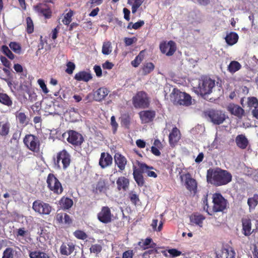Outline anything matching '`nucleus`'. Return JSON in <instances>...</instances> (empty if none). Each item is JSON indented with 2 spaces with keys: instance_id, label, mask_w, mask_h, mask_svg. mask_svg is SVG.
<instances>
[{
  "instance_id": "nucleus-1",
  "label": "nucleus",
  "mask_w": 258,
  "mask_h": 258,
  "mask_svg": "<svg viewBox=\"0 0 258 258\" xmlns=\"http://www.w3.org/2000/svg\"><path fill=\"white\" fill-rule=\"evenodd\" d=\"M231 180L232 175L227 170L219 168H210L207 170V180L208 182L216 186L227 184Z\"/></svg>"
},
{
  "instance_id": "nucleus-2",
  "label": "nucleus",
  "mask_w": 258,
  "mask_h": 258,
  "mask_svg": "<svg viewBox=\"0 0 258 258\" xmlns=\"http://www.w3.org/2000/svg\"><path fill=\"white\" fill-rule=\"evenodd\" d=\"M212 213L223 212L228 208V202L221 194L216 192L212 195Z\"/></svg>"
},
{
  "instance_id": "nucleus-3",
  "label": "nucleus",
  "mask_w": 258,
  "mask_h": 258,
  "mask_svg": "<svg viewBox=\"0 0 258 258\" xmlns=\"http://www.w3.org/2000/svg\"><path fill=\"white\" fill-rule=\"evenodd\" d=\"M23 143L26 147L33 153L40 151L41 143L38 137L33 134H27L23 138Z\"/></svg>"
},
{
  "instance_id": "nucleus-4",
  "label": "nucleus",
  "mask_w": 258,
  "mask_h": 258,
  "mask_svg": "<svg viewBox=\"0 0 258 258\" xmlns=\"http://www.w3.org/2000/svg\"><path fill=\"white\" fill-rule=\"evenodd\" d=\"M46 183L48 189L54 194L60 195L63 192V188L62 184L54 174H48Z\"/></svg>"
},
{
  "instance_id": "nucleus-5",
  "label": "nucleus",
  "mask_w": 258,
  "mask_h": 258,
  "mask_svg": "<svg viewBox=\"0 0 258 258\" xmlns=\"http://www.w3.org/2000/svg\"><path fill=\"white\" fill-rule=\"evenodd\" d=\"M133 104L136 108H147L150 106V100L147 94L144 91L138 92L133 97Z\"/></svg>"
},
{
  "instance_id": "nucleus-6",
  "label": "nucleus",
  "mask_w": 258,
  "mask_h": 258,
  "mask_svg": "<svg viewBox=\"0 0 258 258\" xmlns=\"http://www.w3.org/2000/svg\"><path fill=\"white\" fill-rule=\"evenodd\" d=\"M215 86V81L210 78H204L199 84L197 92L202 97L212 93V89Z\"/></svg>"
},
{
  "instance_id": "nucleus-7",
  "label": "nucleus",
  "mask_w": 258,
  "mask_h": 258,
  "mask_svg": "<svg viewBox=\"0 0 258 258\" xmlns=\"http://www.w3.org/2000/svg\"><path fill=\"white\" fill-rule=\"evenodd\" d=\"M180 178L181 182H184L186 188L194 196L196 195L198 191V183L191 175L187 172L180 175Z\"/></svg>"
},
{
  "instance_id": "nucleus-8",
  "label": "nucleus",
  "mask_w": 258,
  "mask_h": 258,
  "mask_svg": "<svg viewBox=\"0 0 258 258\" xmlns=\"http://www.w3.org/2000/svg\"><path fill=\"white\" fill-rule=\"evenodd\" d=\"M138 165L139 168H137L136 167L133 168V177L138 185L142 187L145 184L143 173L145 172L146 169L152 168V167H149V166L145 163L140 162H138Z\"/></svg>"
},
{
  "instance_id": "nucleus-9",
  "label": "nucleus",
  "mask_w": 258,
  "mask_h": 258,
  "mask_svg": "<svg viewBox=\"0 0 258 258\" xmlns=\"http://www.w3.org/2000/svg\"><path fill=\"white\" fill-rule=\"evenodd\" d=\"M32 209L39 214L48 215L50 214L52 208L49 204L37 200L33 203Z\"/></svg>"
},
{
  "instance_id": "nucleus-10",
  "label": "nucleus",
  "mask_w": 258,
  "mask_h": 258,
  "mask_svg": "<svg viewBox=\"0 0 258 258\" xmlns=\"http://www.w3.org/2000/svg\"><path fill=\"white\" fill-rule=\"evenodd\" d=\"M67 133L68 135L67 138V141L75 147L81 146L84 141L83 136L75 131L69 130Z\"/></svg>"
},
{
  "instance_id": "nucleus-11",
  "label": "nucleus",
  "mask_w": 258,
  "mask_h": 258,
  "mask_svg": "<svg viewBox=\"0 0 258 258\" xmlns=\"http://www.w3.org/2000/svg\"><path fill=\"white\" fill-rule=\"evenodd\" d=\"M159 48L161 52L165 54L167 56H170L174 54L176 50V44L172 40H170L168 42L163 41L160 44Z\"/></svg>"
},
{
  "instance_id": "nucleus-12",
  "label": "nucleus",
  "mask_w": 258,
  "mask_h": 258,
  "mask_svg": "<svg viewBox=\"0 0 258 258\" xmlns=\"http://www.w3.org/2000/svg\"><path fill=\"white\" fill-rule=\"evenodd\" d=\"M208 115L211 121L215 124H222L226 119V115L222 111L211 109L208 112Z\"/></svg>"
},
{
  "instance_id": "nucleus-13",
  "label": "nucleus",
  "mask_w": 258,
  "mask_h": 258,
  "mask_svg": "<svg viewBox=\"0 0 258 258\" xmlns=\"http://www.w3.org/2000/svg\"><path fill=\"white\" fill-rule=\"evenodd\" d=\"M112 216L110 209L107 206L102 207L100 212L97 214L98 220L104 224L110 223Z\"/></svg>"
},
{
  "instance_id": "nucleus-14",
  "label": "nucleus",
  "mask_w": 258,
  "mask_h": 258,
  "mask_svg": "<svg viewBox=\"0 0 258 258\" xmlns=\"http://www.w3.org/2000/svg\"><path fill=\"white\" fill-rule=\"evenodd\" d=\"M175 101L179 105L188 106L191 104V98L189 94L177 90L175 93Z\"/></svg>"
},
{
  "instance_id": "nucleus-15",
  "label": "nucleus",
  "mask_w": 258,
  "mask_h": 258,
  "mask_svg": "<svg viewBox=\"0 0 258 258\" xmlns=\"http://www.w3.org/2000/svg\"><path fill=\"white\" fill-rule=\"evenodd\" d=\"M56 162L58 164L60 161L63 165V169L66 170L70 165L71 163V155L65 149L59 152L57 154Z\"/></svg>"
},
{
  "instance_id": "nucleus-16",
  "label": "nucleus",
  "mask_w": 258,
  "mask_h": 258,
  "mask_svg": "<svg viewBox=\"0 0 258 258\" xmlns=\"http://www.w3.org/2000/svg\"><path fill=\"white\" fill-rule=\"evenodd\" d=\"M35 10L40 16L43 17L45 19H50L52 12L50 8L45 4H39L35 7Z\"/></svg>"
},
{
  "instance_id": "nucleus-17",
  "label": "nucleus",
  "mask_w": 258,
  "mask_h": 258,
  "mask_svg": "<svg viewBox=\"0 0 258 258\" xmlns=\"http://www.w3.org/2000/svg\"><path fill=\"white\" fill-rule=\"evenodd\" d=\"M216 258H235V252L231 247H223L215 252Z\"/></svg>"
},
{
  "instance_id": "nucleus-18",
  "label": "nucleus",
  "mask_w": 258,
  "mask_h": 258,
  "mask_svg": "<svg viewBox=\"0 0 258 258\" xmlns=\"http://www.w3.org/2000/svg\"><path fill=\"white\" fill-rule=\"evenodd\" d=\"M139 115L142 123H148L153 121L156 116V112L153 110L141 111Z\"/></svg>"
},
{
  "instance_id": "nucleus-19",
  "label": "nucleus",
  "mask_w": 258,
  "mask_h": 258,
  "mask_svg": "<svg viewBox=\"0 0 258 258\" xmlns=\"http://www.w3.org/2000/svg\"><path fill=\"white\" fill-rule=\"evenodd\" d=\"M112 164V157L108 153L102 152L99 161V165L104 169Z\"/></svg>"
},
{
  "instance_id": "nucleus-20",
  "label": "nucleus",
  "mask_w": 258,
  "mask_h": 258,
  "mask_svg": "<svg viewBox=\"0 0 258 258\" xmlns=\"http://www.w3.org/2000/svg\"><path fill=\"white\" fill-rule=\"evenodd\" d=\"M227 109L229 112L238 118H242L244 113V110L240 106L235 104H230Z\"/></svg>"
},
{
  "instance_id": "nucleus-21",
  "label": "nucleus",
  "mask_w": 258,
  "mask_h": 258,
  "mask_svg": "<svg viewBox=\"0 0 258 258\" xmlns=\"http://www.w3.org/2000/svg\"><path fill=\"white\" fill-rule=\"evenodd\" d=\"M75 245L71 242L62 243L60 247V253L62 255L68 256L75 250Z\"/></svg>"
},
{
  "instance_id": "nucleus-22",
  "label": "nucleus",
  "mask_w": 258,
  "mask_h": 258,
  "mask_svg": "<svg viewBox=\"0 0 258 258\" xmlns=\"http://www.w3.org/2000/svg\"><path fill=\"white\" fill-rule=\"evenodd\" d=\"M109 91L105 87H100L93 93V98L96 101H101L107 96Z\"/></svg>"
},
{
  "instance_id": "nucleus-23",
  "label": "nucleus",
  "mask_w": 258,
  "mask_h": 258,
  "mask_svg": "<svg viewBox=\"0 0 258 258\" xmlns=\"http://www.w3.org/2000/svg\"><path fill=\"white\" fill-rule=\"evenodd\" d=\"M116 184L118 190L125 191L128 189L130 180L124 176H120L117 179Z\"/></svg>"
},
{
  "instance_id": "nucleus-24",
  "label": "nucleus",
  "mask_w": 258,
  "mask_h": 258,
  "mask_svg": "<svg viewBox=\"0 0 258 258\" xmlns=\"http://www.w3.org/2000/svg\"><path fill=\"white\" fill-rule=\"evenodd\" d=\"M242 233L246 236H249L251 235V222L249 218H242Z\"/></svg>"
},
{
  "instance_id": "nucleus-25",
  "label": "nucleus",
  "mask_w": 258,
  "mask_h": 258,
  "mask_svg": "<svg viewBox=\"0 0 258 258\" xmlns=\"http://www.w3.org/2000/svg\"><path fill=\"white\" fill-rule=\"evenodd\" d=\"M115 164L117 165L120 171L124 170L127 163L126 158L120 153H116L114 157Z\"/></svg>"
},
{
  "instance_id": "nucleus-26",
  "label": "nucleus",
  "mask_w": 258,
  "mask_h": 258,
  "mask_svg": "<svg viewBox=\"0 0 258 258\" xmlns=\"http://www.w3.org/2000/svg\"><path fill=\"white\" fill-rule=\"evenodd\" d=\"M180 138V133L177 127L172 128L169 135V142L170 145H174Z\"/></svg>"
},
{
  "instance_id": "nucleus-27",
  "label": "nucleus",
  "mask_w": 258,
  "mask_h": 258,
  "mask_svg": "<svg viewBox=\"0 0 258 258\" xmlns=\"http://www.w3.org/2000/svg\"><path fill=\"white\" fill-rule=\"evenodd\" d=\"M235 143L237 146L242 150L245 149L248 145L249 142L245 136L241 134L238 135L235 138Z\"/></svg>"
},
{
  "instance_id": "nucleus-28",
  "label": "nucleus",
  "mask_w": 258,
  "mask_h": 258,
  "mask_svg": "<svg viewBox=\"0 0 258 258\" xmlns=\"http://www.w3.org/2000/svg\"><path fill=\"white\" fill-rule=\"evenodd\" d=\"M74 78L77 81L88 82L92 79V77L90 73L83 71L76 73Z\"/></svg>"
},
{
  "instance_id": "nucleus-29",
  "label": "nucleus",
  "mask_w": 258,
  "mask_h": 258,
  "mask_svg": "<svg viewBox=\"0 0 258 258\" xmlns=\"http://www.w3.org/2000/svg\"><path fill=\"white\" fill-rule=\"evenodd\" d=\"M11 123L8 121H0V136L6 137L10 133Z\"/></svg>"
},
{
  "instance_id": "nucleus-30",
  "label": "nucleus",
  "mask_w": 258,
  "mask_h": 258,
  "mask_svg": "<svg viewBox=\"0 0 258 258\" xmlns=\"http://www.w3.org/2000/svg\"><path fill=\"white\" fill-rule=\"evenodd\" d=\"M0 103L10 107L13 105V100L6 93H0Z\"/></svg>"
},
{
  "instance_id": "nucleus-31",
  "label": "nucleus",
  "mask_w": 258,
  "mask_h": 258,
  "mask_svg": "<svg viewBox=\"0 0 258 258\" xmlns=\"http://www.w3.org/2000/svg\"><path fill=\"white\" fill-rule=\"evenodd\" d=\"M238 39V34L234 32H230L225 37L226 42L229 45H233L235 44L237 42Z\"/></svg>"
},
{
  "instance_id": "nucleus-32",
  "label": "nucleus",
  "mask_w": 258,
  "mask_h": 258,
  "mask_svg": "<svg viewBox=\"0 0 258 258\" xmlns=\"http://www.w3.org/2000/svg\"><path fill=\"white\" fill-rule=\"evenodd\" d=\"M205 217L201 214H194L190 217V222L202 227L203 221Z\"/></svg>"
},
{
  "instance_id": "nucleus-33",
  "label": "nucleus",
  "mask_w": 258,
  "mask_h": 258,
  "mask_svg": "<svg viewBox=\"0 0 258 258\" xmlns=\"http://www.w3.org/2000/svg\"><path fill=\"white\" fill-rule=\"evenodd\" d=\"M155 69V66L152 62L145 63L142 68V75L146 76L151 73Z\"/></svg>"
},
{
  "instance_id": "nucleus-34",
  "label": "nucleus",
  "mask_w": 258,
  "mask_h": 258,
  "mask_svg": "<svg viewBox=\"0 0 258 258\" xmlns=\"http://www.w3.org/2000/svg\"><path fill=\"white\" fill-rule=\"evenodd\" d=\"M107 189L106 180L104 179H100L96 184V190L101 192L106 191Z\"/></svg>"
},
{
  "instance_id": "nucleus-35",
  "label": "nucleus",
  "mask_w": 258,
  "mask_h": 258,
  "mask_svg": "<svg viewBox=\"0 0 258 258\" xmlns=\"http://www.w3.org/2000/svg\"><path fill=\"white\" fill-rule=\"evenodd\" d=\"M139 245L144 249H146L148 248H154L156 245V243L153 242L152 239L151 238H147L142 242H140Z\"/></svg>"
},
{
  "instance_id": "nucleus-36",
  "label": "nucleus",
  "mask_w": 258,
  "mask_h": 258,
  "mask_svg": "<svg viewBox=\"0 0 258 258\" xmlns=\"http://www.w3.org/2000/svg\"><path fill=\"white\" fill-rule=\"evenodd\" d=\"M247 204L250 211L254 210L258 204V195L255 194L252 197L249 198L247 200Z\"/></svg>"
},
{
  "instance_id": "nucleus-37",
  "label": "nucleus",
  "mask_w": 258,
  "mask_h": 258,
  "mask_svg": "<svg viewBox=\"0 0 258 258\" xmlns=\"http://www.w3.org/2000/svg\"><path fill=\"white\" fill-rule=\"evenodd\" d=\"M29 255L30 258H50L45 252L40 251H30Z\"/></svg>"
},
{
  "instance_id": "nucleus-38",
  "label": "nucleus",
  "mask_w": 258,
  "mask_h": 258,
  "mask_svg": "<svg viewBox=\"0 0 258 258\" xmlns=\"http://www.w3.org/2000/svg\"><path fill=\"white\" fill-rule=\"evenodd\" d=\"M60 205L63 209L68 210L72 207L73 201L69 198H63L61 199Z\"/></svg>"
},
{
  "instance_id": "nucleus-39",
  "label": "nucleus",
  "mask_w": 258,
  "mask_h": 258,
  "mask_svg": "<svg viewBox=\"0 0 258 258\" xmlns=\"http://www.w3.org/2000/svg\"><path fill=\"white\" fill-rule=\"evenodd\" d=\"M241 67V64L237 61H232L228 67V70L231 73H234L239 70Z\"/></svg>"
},
{
  "instance_id": "nucleus-40",
  "label": "nucleus",
  "mask_w": 258,
  "mask_h": 258,
  "mask_svg": "<svg viewBox=\"0 0 258 258\" xmlns=\"http://www.w3.org/2000/svg\"><path fill=\"white\" fill-rule=\"evenodd\" d=\"M144 50L141 51L135 58L131 61V64L132 66L137 68L140 65L144 58Z\"/></svg>"
},
{
  "instance_id": "nucleus-41",
  "label": "nucleus",
  "mask_w": 258,
  "mask_h": 258,
  "mask_svg": "<svg viewBox=\"0 0 258 258\" xmlns=\"http://www.w3.org/2000/svg\"><path fill=\"white\" fill-rule=\"evenodd\" d=\"M121 125L126 128H129L131 124V117L128 114H123L121 117Z\"/></svg>"
},
{
  "instance_id": "nucleus-42",
  "label": "nucleus",
  "mask_w": 258,
  "mask_h": 258,
  "mask_svg": "<svg viewBox=\"0 0 258 258\" xmlns=\"http://www.w3.org/2000/svg\"><path fill=\"white\" fill-rule=\"evenodd\" d=\"M111 43L109 41H105L103 43L102 53L104 55H108L112 52Z\"/></svg>"
},
{
  "instance_id": "nucleus-43",
  "label": "nucleus",
  "mask_w": 258,
  "mask_h": 258,
  "mask_svg": "<svg viewBox=\"0 0 258 258\" xmlns=\"http://www.w3.org/2000/svg\"><path fill=\"white\" fill-rule=\"evenodd\" d=\"M89 249L91 253H93L96 256H98L102 250V246L100 244H93L91 245Z\"/></svg>"
},
{
  "instance_id": "nucleus-44",
  "label": "nucleus",
  "mask_w": 258,
  "mask_h": 258,
  "mask_svg": "<svg viewBox=\"0 0 258 258\" xmlns=\"http://www.w3.org/2000/svg\"><path fill=\"white\" fill-rule=\"evenodd\" d=\"M74 12L73 10H70L69 11L64 15L63 19L62 20V23L65 25H69L72 20V17L73 16Z\"/></svg>"
},
{
  "instance_id": "nucleus-45",
  "label": "nucleus",
  "mask_w": 258,
  "mask_h": 258,
  "mask_svg": "<svg viewBox=\"0 0 258 258\" xmlns=\"http://www.w3.org/2000/svg\"><path fill=\"white\" fill-rule=\"evenodd\" d=\"M2 52L9 59L13 60L15 58V55L12 52L9 47L5 45H3L1 49Z\"/></svg>"
},
{
  "instance_id": "nucleus-46",
  "label": "nucleus",
  "mask_w": 258,
  "mask_h": 258,
  "mask_svg": "<svg viewBox=\"0 0 258 258\" xmlns=\"http://www.w3.org/2000/svg\"><path fill=\"white\" fill-rule=\"evenodd\" d=\"M9 46L15 53L19 54L21 53L22 47L19 43L16 42H11Z\"/></svg>"
},
{
  "instance_id": "nucleus-47",
  "label": "nucleus",
  "mask_w": 258,
  "mask_h": 258,
  "mask_svg": "<svg viewBox=\"0 0 258 258\" xmlns=\"http://www.w3.org/2000/svg\"><path fill=\"white\" fill-rule=\"evenodd\" d=\"M16 117L19 120V123L20 124L25 125L27 124V117L24 113L17 112L16 114Z\"/></svg>"
},
{
  "instance_id": "nucleus-48",
  "label": "nucleus",
  "mask_w": 258,
  "mask_h": 258,
  "mask_svg": "<svg viewBox=\"0 0 258 258\" xmlns=\"http://www.w3.org/2000/svg\"><path fill=\"white\" fill-rule=\"evenodd\" d=\"M26 31L28 34H31L34 31V25L32 19L30 17L26 18Z\"/></svg>"
},
{
  "instance_id": "nucleus-49",
  "label": "nucleus",
  "mask_w": 258,
  "mask_h": 258,
  "mask_svg": "<svg viewBox=\"0 0 258 258\" xmlns=\"http://www.w3.org/2000/svg\"><path fill=\"white\" fill-rule=\"evenodd\" d=\"M208 194H206L205 196H204L203 199V203L204 205V209L205 211H206L208 214L210 215H212V209H211L209 206L208 205Z\"/></svg>"
},
{
  "instance_id": "nucleus-50",
  "label": "nucleus",
  "mask_w": 258,
  "mask_h": 258,
  "mask_svg": "<svg viewBox=\"0 0 258 258\" xmlns=\"http://www.w3.org/2000/svg\"><path fill=\"white\" fill-rule=\"evenodd\" d=\"M74 235L77 239L81 240H85L88 237L87 234L85 232L81 230H76L74 232Z\"/></svg>"
},
{
  "instance_id": "nucleus-51",
  "label": "nucleus",
  "mask_w": 258,
  "mask_h": 258,
  "mask_svg": "<svg viewBox=\"0 0 258 258\" xmlns=\"http://www.w3.org/2000/svg\"><path fill=\"white\" fill-rule=\"evenodd\" d=\"M248 106L252 108H255V106H258V100L255 97H250L248 98L247 101Z\"/></svg>"
},
{
  "instance_id": "nucleus-52",
  "label": "nucleus",
  "mask_w": 258,
  "mask_h": 258,
  "mask_svg": "<svg viewBox=\"0 0 258 258\" xmlns=\"http://www.w3.org/2000/svg\"><path fill=\"white\" fill-rule=\"evenodd\" d=\"M21 135V132L19 131H16L13 133L12 137L10 140V142H14L16 144H18Z\"/></svg>"
},
{
  "instance_id": "nucleus-53",
  "label": "nucleus",
  "mask_w": 258,
  "mask_h": 258,
  "mask_svg": "<svg viewBox=\"0 0 258 258\" xmlns=\"http://www.w3.org/2000/svg\"><path fill=\"white\" fill-rule=\"evenodd\" d=\"M67 69L66 70V72L69 74L71 75L73 74V71L75 70L76 66L75 63L72 61H69L67 63Z\"/></svg>"
},
{
  "instance_id": "nucleus-54",
  "label": "nucleus",
  "mask_w": 258,
  "mask_h": 258,
  "mask_svg": "<svg viewBox=\"0 0 258 258\" xmlns=\"http://www.w3.org/2000/svg\"><path fill=\"white\" fill-rule=\"evenodd\" d=\"M2 258H13V249L11 247L7 248L3 252Z\"/></svg>"
},
{
  "instance_id": "nucleus-55",
  "label": "nucleus",
  "mask_w": 258,
  "mask_h": 258,
  "mask_svg": "<svg viewBox=\"0 0 258 258\" xmlns=\"http://www.w3.org/2000/svg\"><path fill=\"white\" fill-rule=\"evenodd\" d=\"M110 124L112 128L113 133L115 134L118 128V124L116 121L115 116L113 115L111 117Z\"/></svg>"
},
{
  "instance_id": "nucleus-56",
  "label": "nucleus",
  "mask_w": 258,
  "mask_h": 258,
  "mask_svg": "<svg viewBox=\"0 0 258 258\" xmlns=\"http://www.w3.org/2000/svg\"><path fill=\"white\" fill-rule=\"evenodd\" d=\"M129 198L131 202L134 205H136L139 201V196L135 193L131 192L129 194Z\"/></svg>"
},
{
  "instance_id": "nucleus-57",
  "label": "nucleus",
  "mask_w": 258,
  "mask_h": 258,
  "mask_svg": "<svg viewBox=\"0 0 258 258\" xmlns=\"http://www.w3.org/2000/svg\"><path fill=\"white\" fill-rule=\"evenodd\" d=\"M39 85L40 86V88H41L42 90L45 94H47L49 92V90L47 89L46 85L42 79H38L37 81Z\"/></svg>"
},
{
  "instance_id": "nucleus-58",
  "label": "nucleus",
  "mask_w": 258,
  "mask_h": 258,
  "mask_svg": "<svg viewBox=\"0 0 258 258\" xmlns=\"http://www.w3.org/2000/svg\"><path fill=\"white\" fill-rule=\"evenodd\" d=\"M0 60L2 64L8 69H10L11 66V62L5 56H0Z\"/></svg>"
},
{
  "instance_id": "nucleus-59",
  "label": "nucleus",
  "mask_w": 258,
  "mask_h": 258,
  "mask_svg": "<svg viewBox=\"0 0 258 258\" xmlns=\"http://www.w3.org/2000/svg\"><path fill=\"white\" fill-rule=\"evenodd\" d=\"M137 41V38L135 37L132 38L125 37L124 42L125 46H130Z\"/></svg>"
},
{
  "instance_id": "nucleus-60",
  "label": "nucleus",
  "mask_w": 258,
  "mask_h": 258,
  "mask_svg": "<svg viewBox=\"0 0 258 258\" xmlns=\"http://www.w3.org/2000/svg\"><path fill=\"white\" fill-rule=\"evenodd\" d=\"M168 252L172 256V257H176L181 254V252L175 248H172L168 250Z\"/></svg>"
},
{
  "instance_id": "nucleus-61",
  "label": "nucleus",
  "mask_w": 258,
  "mask_h": 258,
  "mask_svg": "<svg viewBox=\"0 0 258 258\" xmlns=\"http://www.w3.org/2000/svg\"><path fill=\"white\" fill-rule=\"evenodd\" d=\"M65 213H57L55 217V220L57 223H63L64 217Z\"/></svg>"
},
{
  "instance_id": "nucleus-62",
  "label": "nucleus",
  "mask_w": 258,
  "mask_h": 258,
  "mask_svg": "<svg viewBox=\"0 0 258 258\" xmlns=\"http://www.w3.org/2000/svg\"><path fill=\"white\" fill-rule=\"evenodd\" d=\"M149 167H152V168L146 169V170L144 173H146L148 176L149 177L156 178L157 177V174L154 171H150V169H154L153 167L149 166Z\"/></svg>"
},
{
  "instance_id": "nucleus-63",
  "label": "nucleus",
  "mask_w": 258,
  "mask_h": 258,
  "mask_svg": "<svg viewBox=\"0 0 258 258\" xmlns=\"http://www.w3.org/2000/svg\"><path fill=\"white\" fill-rule=\"evenodd\" d=\"M27 94L29 95V98L28 99L31 101L33 102L34 100H35L36 99V94L31 90H28L27 91Z\"/></svg>"
},
{
  "instance_id": "nucleus-64",
  "label": "nucleus",
  "mask_w": 258,
  "mask_h": 258,
  "mask_svg": "<svg viewBox=\"0 0 258 258\" xmlns=\"http://www.w3.org/2000/svg\"><path fill=\"white\" fill-rule=\"evenodd\" d=\"M133 250H128L122 253V258H133Z\"/></svg>"
}]
</instances>
